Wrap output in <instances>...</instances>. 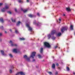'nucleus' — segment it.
<instances>
[{"label": "nucleus", "mask_w": 75, "mask_h": 75, "mask_svg": "<svg viewBox=\"0 0 75 75\" xmlns=\"http://www.w3.org/2000/svg\"><path fill=\"white\" fill-rule=\"evenodd\" d=\"M26 27H27L28 28V30L29 31H32V28H31V27H30V24H29V23H26Z\"/></svg>", "instance_id": "1"}, {"label": "nucleus", "mask_w": 75, "mask_h": 75, "mask_svg": "<svg viewBox=\"0 0 75 75\" xmlns=\"http://www.w3.org/2000/svg\"><path fill=\"white\" fill-rule=\"evenodd\" d=\"M55 30H53L52 31L51 33L50 34H49L48 35V37L49 39H50L51 37V35H53V34H55Z\"/></svg>", "instance_id": "2"}, {"label": "nucleus", "mask_w": 75, "mask_h": 75, "mask_svg": "<svg viewBox=\"0 0 75 75\" xmlns=\"http://www.w3.org/2000/svg\"><path fill=\"white\" fill-rule=\"evenodd\" d=\"M44 45L46 47H47V48H50L51 47V46L50 44L47 42H45L44 43Z\"/></svg>", "instance_id": "3"}, {"label": "nucleus", "mask_w": 75, "mask_h": 75, "mask_svg": "<svg viewBox=\"0 0 75 75\" xmlns=\"http://www.w3.org/2000/svg\"><path fill=\"white\" fill-rule=\"evenodd\" d=\"M68 29V27H63L61 29V31L62 33L64 32V31H65V30H67Z\"/></svg>", "instance_id": "4"}, {"label": "nucleus", "mask_w": 75, "mask_h": 75, "mask_svg": "<svg viewBox=\"0 0 75 75\" xmlns=\"http://www.w3.org/2000/svg\"><path fill=\"white\" fill-rule=\"evenodd\" d=\"M9 44L11 45V46L12 47H17V45L16 44H14L13 43V42H12V41H10V42H9Z\"/></svg>", "instance_id": "5"}, {"label": "nucleus", "mask_w": 75, "mask_h": 75, "mask_svg": "<svg viewBox=\"0 0 75 75\" xmlns=\"http://www.w3.org/2000/svg\"><path fill=\"white\" fill-rule=\"evenodd\" d=\"M35 52H33L32 53L30 57V58H34V57H35Z\"/></svg>", "instance_id": "6"}, {"label": "nucleus", "mask_w": 75, "mask_h": 75, "mask_svg": "<svg viewBox=\"0 0 75 75\" xmlns=\"http://www.w3.org/2000/svg\"><path fill=\"white\" fill-rule=\"evenodd\" d=\"M23 57L26 59L27 61H28V62L30 61V58L27 57V55H25Z\"/></svg>", "instance_id": "7"}, {"label": "nucleus", "mask_w": 75, "mask_h": 75, "mask_svg": "<svg viewBox=\"0 0 75 75\" xmlns=\"http://www.w3.org/2000/svg\"><path fill=\"white\" fill-rule=\"evenodd\" d=\"M20 74L21 75H25V74H24V73L22 72L18 73L16 74V75H20Z\"/></svg>", "instance_id": "8"}, {"label": "nucleus", "mask_w": 75, "mask_h": 75, "mask_svg": "<svg viewBox=\"0 0 75 75\" xmlns=\"http://www.w3.org/2000/svg\"><path fill=\"white\" fill-rule=\"evenodd\" d=\"M13 52H15V53H17V52H18V50H17V49H14L13 50Z\"/></svg>", "instance_id": "9"}, {"label": "nucleus", "mask_w": 75, "mask_h": 75, "mask_svg": "<svg viewBox=\"0 0 75 75\" xmlns=\"http://www.w3.org/2000/svg\"><path fill=\"white\" fill-rule=\"evenodd\" d=\"M21 10H22V11H23V12L24 13H25L27 12V11H28V9H25L24 10H23V9L22 8H21Z\"/></svg>", "instance_id": "10"}, {"label": "nucleus", "mask_w": 75, "mask_h": 75, "mask_svg": "<svg viewBox=\"0 0 75 75\" xmlns=\"http://www.w3.org/2000/svg\"><path fill=\"white\" fill-rule=\"evenodd\" d=\"M61 35V33H58L57 34V36L58 37H59V36H60Z\"/></svg>", "instance_id": "11"}, {"label": "nucleus", "mask_w": 75, "mask_h": 75, "mask_svg": "<svg viewBox=\"0 0 75 75\" xmlns=\"http://www.w3.org/2000/svg\"><path fill=\"white\" fill-rule=\"evenodd\" d=\"M28 16H29L30 17H31V18H32V17H35L34 16L31 14L29 15Z\"/></svg>", "instance_id": "12"}, {"label": "nucleus", "mask_w": 75, "mask_h": 75, "mask_svg": "<svg viewBox=\"0 0 75 75\" xmlns=\"http://www.w3.org/2000/svg\"><path fill=\"white\" fill-rule=\"evenodd\" d=\"M1 52L2 53V54L3 55H5V54L4 53V51L3 50H1Z\"/></svg>", "instance_id": "13"}, {"label": "nucleus", "mask_w": 75, "mask_h": 75, "mask_svg": "<svg viewBox=\"0 0 75 75\" xmlns=\"http://www.w3.org/2000/svg\"><path fill=\"white\" fill-rule=\"evenodd\" d=\"M6 11V9L5 8H4L1 9V11L2 12H4Z\"/></svg>", "instance_id": "14"}, {"label": "nucleus", "mask_w": 75, "mask_h": 75, "mask_svg": "<svg viewBox=\"0 0 75 75\" xmlns=\"http://www.w3.org/2000/svg\"><path fill=\"white\" fill-rule=\"evenodd\" d=\"M4 8L5 9V10L6 9H8V8H9L8 6V5H6L5 6V8Z\"/></svg>", "instance_id": "15"}, {"label": "nucleus", "mask_w": 75, "mask_h": 75, "mask_svg": "<svg viewBox=\"0 0 75 75\" xmlns=\"http://www.w3.org/2000/svg\"><path fill=\"white\" fill-rule=\"evenodd\" d=\"M66 10L67 11H71V9L69 8H66Z\"/></svg>", "instance_id": "16"}, {"label": "nucleus", "mask_w": 75, "mask_h": 75, "mask_svg": "<svg viewBox=\"0 0 75 75\" xmlns=\"http://www.w3.org/2000/svg\"><path fill=\"white\" fill-rule=\"evenodd\" d=\"M21 23V22H20V21H18L17 24H16V25L17 26H18V25H20V24Z\"/></svg>", "instance_id": "17"}, {"label": "nucleus", "mask_w": 75, "mask_h": 75, "mask_svg": "<svg viewBox=\"0 0 75 75\" xmlns=\"http://www.w3.org/2000/svg\"><path fill=\"white\" fill-rule=\"evenodd\" d=\"M43 51V48H41L40 51V53H42V52Z\"/></svg>", "instance_id": "18"}, {"label": "nucleus", "mask_w": 75, "mask_h": 75, "mask_svg": "<svg viewBox=\"0 0 75 75\" xmlns=\"http://www.w3.org/2000/svg\"><path fill=\"white\" fill-rule=\"evenodd\" d=\"M70 28V29H71V30H73V25H71Z\"/></svg>", "instance_id": "19"}, {"label": "nucleus", "mask_w": 75, "mask_h": 75, "mask_svg": "<svg viewBox=\"0 0 75 75\" xmlns=\"http://www.w3.org/2000/svg\"><path fill=\"white\" fill-rule=\"evenodd\" d=\"M55 67V64H53L52 65V68H53V69H54Z\"/></svg>", "instance_id": "20"}, {"label": "nucleus", "mask_w": 75, "mask_h": 75, "mask_svg": "<svg viewBox=\"0 0 75 75\" xmlns=\"http://www.w3.org/2000/svg\"><path fill=\"white\" fill-rule=\"evenodd\" d=\"M18 2H19V3H22L23 2V1L21 0H18Z\"/></svg>", "instance_id": "21"}, {"label": "nucleus", "mask_w": 75, "mask_h": 75, "mask_svg": "<svg viewBox=\"0 0 75 75\" xmlns=\"http://www.w3.org/2000/svg\"><path fill=\"white\" fill-rule=\"evenodd\" d=\"M0 21L1 22V23H3L4 22V21H3V19H0Z\"/></svg>", "instance_id": "22"}, {"label": "nucleus", "mask_w": 75, "mask_h": 75, "mask_svg": "<svg viewBox=\"0 0 75 75\" xmlns=\"http://www.w3.org/2000/svg\"><path fill=\"white\" fill-rule=\"evenodd\" d=\"M20 40H25V38H20Z\"/></svg>", "instance_id": "23"}, {"label": "nucleus", "mask_w": 75, "mask_h": 75, "mask_svg": "<svg viewBox=\"0 0 75 75\" xmlns=\"http://www.w3.org/2000/svg\"><path fill=\"white\" fill-rule=\"evenodd\" d=\"M52 40H55V37L53 36L52 37Z\"/></svg>", "instance_id": "24"}, {"label": "nucleus", "mask_w": 75, "mask_h": 75, "mask_svg": "<svg viewBox=\"0 0 75 75\" xmlns=\"http://www.w3.org/2000/svg\"><path fill=\"white\" fill-rule=\"evenodd\" d=\"M15 33H16L17 34H18V30H17L16 29L15 30Z\"/></svg>", "instance_id": "25"}, {"label": "nucleus", "mask_w": 75, "mask_h": 75, "mask_svg": "<svg viewBox=\"0 0 75 75\" xmlns=\"http://www.w3.org/2000/svg\"><path fill=\"white\" fill-rule=\"evenodd\" d=\"M67 70L68 71H69V67H67Z\"/></svg>", "instance_id": "26"}, {"label": "nucleus", "mask_w": 75, "mask_h": 75, "mask_svg": "<svg viewBox=\"0 0 75 75\" xmlns=\"http://www.w3.org/2000/svg\"><path fill=\"white\" fill-rule=\"evenodd\" d=\"M11 20H12V22H15V21H16V20H13V18H12L11 19Z\"/></svg>", "instance_id": "27"}, {"label": "nucleus", "mask_w": 75, "mask_h": 75, "mask_svg": "<svg viewBox=\"0 0 75 75\" xmlns=\"http://www.w3.org/2000/svg\"><path fill=\"white\" fill-rule=\"evenodd\" d=\"M38 57L39 58H41V56L39 54L38 55Z\"/></svg>", "instance_id": "28"}, {"label": "nucleus", "mask_w": 75, "mask_h": 75, "mask_svg": "<svg viewBox=\"0 0 75 75\" xmlns=\"http://www.w3.org/2000/svg\"><path fill=\"white\" fill-rule=\"evenodd\" d=\"M58 73L57 71H56V72L55 73V74L56 75H58Z\"/></svg>", "instance_id": "29"}, {"label": "nucleus", "mask_w": 75, "mask_h": 75, "mask_svg": "<svg viewBox=\"0 0 75 75\" xmlns=\"http://www.w3.org/2000/svg\"><path fill=\"white\" fill-rule=\"evenodd\" d=\"M59 23H60L61 22V18H59Z\"/></svg>", "instance_id": "30"}, {"label": "nucleus", "mask_w": 75, "mask_h": 75, "mask_svg": "<svg viewBox=\"0 0 75 75\" xmlns=\"http://www.w3.org/2000/svg\"><path fill=\"white\" fill-rule=\"evenodd\" d=\"M9 55L10 56V57H13V56L12 55H11V54H9Z\"/></svg>", "instance_id": "31"}, {"label": "nucleus", "mask_w": 75, "mask_h": 75, "mask_svg": "<svg viewBox=\"0 0 75 75\" xmlns=\"http://www.w3.org/2000/svg\"><path fill=\"white\" fill-rule=\"evenodd\" d=\"M57 47H58V45H56V46H55V47H54V48L55 49H56V48H57Z\"/></svg>", "instance_id": "32"}, {"label": "nucleus", "mask_w": 75, "mask_h": 75, "mask_svg": "<svg viewBox=\"0 0 75 75\" xmlns=\"http://www.w3.org/2000/svg\"><path fill=\"white\" fill-rule=\"evenodd\" d=\"M8 13L9 14H11V11H8Z\"/></svg>", "instance_id": "33"}, {"label": "nucleus", "mask_w": 75, "mask_h": 75, "mask_svg": "<svg viewBox=\"0 0 75 75\" xmlns=\"http://www.w3.org/2000/svg\"><path fill=\"white\" fill-rule=\"evenodd\" d=\"M37 16H40V14L39 13H37Z\"/></svg>", "instance_id": "34"}, {"label": "nucleus", "mask_w": 75, "mask_h": 75, "mask_svg": "<svg viewBox=\"0 0 75 75\" xmlns=\"http://www.w3.org/2000/svg\"><path fill=\"white\" fill-rule=\"evenodd\" d=\"M48 73H49V74H52V73L51 72H48Z\"/></svg>", "instance_id": "35"}, {"label": "nucleus", "mask_w": 75, "mask_h": 75, "mask_svg": "<svg viewBox=\"0 0 75 75\" xmlns=\"http://www.w3.org/2000/svg\"><path fill=\"white\" fill-rule=\"evenodd\" d=\"M9 72L10 73H11V72H12V70H10L9 71Z\"/></svg>", "instance_id": "36"}, {"label": "nucleus", "mask_w": 75, "mask_h": 75, "mask_svg": "<svg viewBox=\"0 0 75 75\" xmlns=\"http://www.w3.org/2000/svg\"><path fill=\"white\" fill-rule=\"evenodd\" d=\"M3 5V4L1 3H0V6H2Z\"/></svg>", "instance_id": "37"}, {"label": "nucleus", "mask_w": 75, "mask_h": 75, "mask_svg": "<svg viewBox=\"0 0 75 75\" xmlns=\"http://www.w3.org/2000/svg\"><path fill=\"white\" fill-rule=\"evenodd\" d=\"M1 35H2V33H0V36H1Z\"/></svg>", "instance_id": "38"}, {"label": "nucleus", "mask_w": 75, "mask_h": 75, "mask_svg": "<svg viewBox=\"0 0 75 75\" xmlns=\"http://www.w3.org/2000/svg\"><path fill=\"white\" fill-rule=\"evenodd\" d=\"M27 2H28H28H29V1L28 0H27Z\"/></svg>", "instance_id": "39"}, {"label": "nucleus", "mask_w": 75, "mask_h": 75, "mask_svg": "<svg viewBox=\"0 0 75 75\" xmlns=\"http://www.w3.org/2000/svg\"><path fill=\"white\" fill-rule=\"evenodd\" d=\"M34 61H35V59H33V62H34Z\"/></svg>", "instance_id": "40"}, {"label": "nucleus", "mask_w": 75, "mask_h": 75, "mask_svg": "<svg viewBox=\"0 0 75 75\" xmlns=\"http://www.w3.org/2000/svg\"><path fill=\"white\" fill-rule=\"evenodd\" d=\"M63 16H65V14H63Z\"/></svg>", "instance_id": "41"}, {"label": "nucleus", "mask_w": 75, "mask_h": 75, "mask_svg": "<svg viewBox=\"0 0 75 75\" xmlns=\"http://www.w3.org/2000/svg\"><path fill=\"white\" fill-rule=\"evenodd\" d=\"M56 65H57V66H58V63L56 64Z\"/></svg>", "instance_id": "42"}, {"label": "nucleus", "mask_w": 75, "mask_h": 75, "mask_svg": "<svg viewBox=\"0 0 75 75\" xmlns=\"http://www.w3.org/2000/svg\"><path fill=\"white\" fill-rule=\"evenodd\" d=\"M73 74L74 75H75V72H73Z\"/></svg>", "instance_id": "43"}, {"label": "nucleus", "mask_w": 75, "mask_h": 75, "mask_svg": "<svg viewBox=\"0 0 75 75\" xmlns=\"http://www.w3.org/2000/svg\"><path fill=\"white\" fill-rule=\"evenodd\" d=\"M15 11H17V9H15Z\"/></svg>", "instance_id": "44"}, {"label": "nucleus", "mask_w": 75, "mask_h": 75, "mask_svg": "<svg viewBox=\"0 0 75 75\" xmlns=\"http://www.w3.org/2000/svg\"><path fill=\"white\" fill-rule=\"evenodd\" d=\"M35 23L33 22V24H35V22H36V21H35Z\"/></svg>", "instance_id": "45"}, {"label": "nucleus", "mask_w": 75, "mask_h": 75, "mask_svg": "<svg viewBox=\"0 0 75 75\" xmlns=\"http://www.w3.org/2000/svg\"><path fill=\"white\" fill-rule=\"evenodd\" d=\"M10 31L11 32V30L10 29Z\"/></svg>", "instance_id": "46"}, {"label": "nucleus", "mask_w": 75, "mask_h": 75, "mask_svg": "<svg viewBox=\"0 0 75 75\" xmlns=\"http://www.w3.org/2000/svg\"><path fill=\"white\" fill-rule=\"evenodd\" d=\"M5 33H7V32L5 31Z\"/></svg>", "instance_id": "47"}]
</instances>
